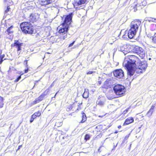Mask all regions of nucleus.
<instances>
[{"label": "nucleus", "instance_id": "obj_31", "mask_svg": "<svg viewBox=\"0 0 156 156\" xmlns=\"http://www.w3.org/2000/svg\"><path fill=\"white\" fill-rule=\"evenodd\" d=\"M21 78V76H19L16 80H15V82H17Z\"/></svg>", "mask_w": 156, "mask_h": 156}, {"label": "nucleus", "instance_id": "obj_45", "mask_svg": "<svg viewBox=\"0 0 156 156\" xmlns=\"http://www.w3.org/2000/svg\"><path fill=\"white\" fill-rule=\"evenodd\" d=\"M27 60H25L24 62V63L26 62V65H27Z\"/></svg>", "mask_w": 156, "mask_h": 156}, {"label": "nucleus", "instance_id": "obj_14", "mask_svg": "<svg viewBox=\"0 0 156 156\" xmlns=\"http://www.w3.org/2000/svg\"><path fill=\"white\" fill-rule=\"evenodd\" d=\"M133 119L132 117H129L126 120L124 123V125H127L133 122Z\"/></svg>", "mask_w": 156, "mask_h": 156}, {"label": "nucleus", "instance_id": "obj_30", "mask_svg": "<svg viewBox=\"0 0 156 156\" xmlns=\"http://www.w3.org/2000/svg\"><path fill=\"white\" fill-rule=\"evenodd\" d=\"M152 27L153 28L152 29V30H156V23L155 24H153L151 25Z\"/></svg>", "mask_w": 156, "mask_h": 156}, {"label": "nucleus", "instance_id": "obj_23", "mask_svg": "<svg viewBox=\"0 0 156 156\" xmlns=\"http://www.w3.org/2000/svg\"><path fill=\"white\" fill-rule=\"evenodd\" d=\"M5 57V55L3 54L0 55V64H1L2 62L3 61V58Z\"/></svg>", "mask_w": 156, "mask_h": 156}, {"label": "nucleus", "instance_id": "obj_10", "mask_svg": "<svg viewBox=\"0 0 156 156\" xmlns=\"http://www.w3.org/2000/svg\"><path fill=\"white\" fill-rule=\"evenodd\" d=\"M69 27L67 25H65L62 24V27H59L60 28L58 30V32L60 34L63 33L65 35L67 32Z\"/></svg>", "mask_w": 156, "mask_h": 156}, {"label": "nucleus", "instance_id": "obj_1", "mask_svg": "<svg viewBox=\"0 0 156 156\" xmlns=\"http://www.w3.org/2000/svg\"><path fill=\"white\" fill-rule=\"evenodd\" d=\"M123 66L126 69L128 75L133 76L136 70L138 73L144 72L147 68L145 61H140L139 58L135 55H129L124 61Z\"/></svg>", "mask_w": 156, "mask_h": 156}, {"label": "nucleus", "instance_id": "obj_12", "mask_svg": "<svg viewBox=\"0 0 156 156\" xmlns=\"http://www.w3.org/2000/svg\"><path fill=\"white\" fill-rule=\"evenodd\" d=\"M134 35L132 34L131 33H130L129 32V31H126L124 34L122 36V37L123 38L127 39V37L128 38L132 39L133 38Z\"/></svg>", "mask_w": 156, "mask_h": 156}, {"label": "nucleus", "instance_id": "obj_39", "mask_svg": "<svg viewBox=\"0 0 156 156\" xmlns=\"http://www.w3.org/2000/svg\"><path fill=\"white\" fill-rule=\"evenodd\" d=\"M146 33L148 37H151V34H147V32H146Z\"/></svg>", "mask_w": 156, "mask_h": 156}, {"label": "nucleus", "instance_id": "obj_47", "mask_svg": "<svg viewBox=\"0 0 156 156\" xmlns=\"http://www.w3.org/2000/svg\"><path fill=\"white\" fill-rule=\"evenodd\" d=\"M76 45H75L73 47V48H76Z\"/></svg>", "mask_w": 156, "mask_h": 156}, {"label": "nucleus", "instance_id": "obj_26", "mask_svg": "<svg viewBox=\"0 0 156 156\" xmlns=\"http://www.w3.org/2000/svg\"><path fill=\"white\" fill-rule=\"evenodd\" d=\"M12 27H9L7 30V32L9 34H10L12 32Z\"/></svg>", "mask_w": 156, "mask_h": 156}, {"label": "nucleus", "instance_id": "obj_48", "mask_svg": "<svg viewBox=\"0 0 156 156\" xmlns=\"http://www.w3.org/2000/svg\"><path fill=\"white\" fill-rule=\"evenodd\" d=\"M103 116V115L101 116H100V115L99 116V117H102Z\"/></svg>", "mask_w": 156, "mask_h": 156}, {"label": "nucleus", "instance_id": "obj_8", "mask_svg": "<svg viewBox=\"0 0 156 156\" xmlns=\"http://www.w3.org/2000/svg\"><path fill=\"white\" fill-rule=\"evenodd\" d=\"M136 50V52L139 55V56L142 58H144L145 56V51L141 48L139 47H136L135 48Z\"/></svg>", "mask_w": 156, "mask_h": 156}, {"label": "nucleus", "instance_id": "obj_42", "mask_svg": "<svg viewBox=\"0 0 156 156\" xmlns=\"http://www.w3.org/2000/svg\"><path fill=\"white\" fill-rule=\"evenodd\" d=\"M28 69H26L25 70V73H26L28 72Z\"/></svg>", "mask_w": 156, "mask_h": 156}, {"label": "nucleus", "instance_id": "obj_27", "mask_svg": "<svg viewBox=\"0 0 156 156\" xmlns=\"http://www.w3.org/2000/svg\"><path fill=\"white\" fill-rule=\"evenodd\" d=\"M90 138V136L89 134H87L85 136V140H89Z\"/></svg>", "mask_w": 156, "mask_h": 156}, {"label": "nucleus", "instance_id": "obj_37", "mask_svg": "<svg viewBox=\"0 0 156 156\" xmlns=\"http://www.w3.org/2000/svg\"><path fill=\"white\" fill-rule=\"evenodd\" d=\"M75 42V41H74L72 43H71L69 45V47H71L73 45V44H74Z\"/></svg>", "mask_w": 156, "mask_h": 156}, {"label": "nucleus", "instance_id": "obj_52", "mask_svg": "<svg viewBox=\"0 0 156 156\" xmlns=\"http://www.w3.org/2000/svg\"><path fill=\"white\" fill-rule=\"evenodd\" d=\"M47 53H48V54H49V52H47Z\"/></svg>", "mask_w": 156, "mask_h": 156}, {"label": "nucleus", "instance_id": "obj_15", "mask_svg": "<svg viewBox=\"0 0 156 156\" xmlns=\"http://www.w3.org/2000/svg\"><path fill=\"white\" fill-rule=\"evenodd\" d=\"M137 2H138V4L136 5L137 6L138 4L140 6H145L146 5L147 2L146 0H138Z\"/></svg>", "mask_w": 156, "mask_h": 156}, {"label": "nucleus", "instance_id": "obj_46", "mask_svg": "<svg viewBox=\"0 0 156 156\" xmlns=\"http://www.w3.org/2000/svg\"><path fill=\"white\" fill-rule=\"evenodd\" d=\"M121 126H118V128L119 129H120L121 128Z\"/></svg>", "mask_w": 156, "mask_h": 156}, {"label": "nucleus", "instance_id": "obj_49", "mask_svg": "<svg viewBox=\"0 0 156 156\" xmlns=\"http://www.w3.org/2000/svg\"><path fill=\"white\" fill-rule=\"evenodd\" d=\"M21 146H19V147L18 149L20 148V147Z\"/></svg>", "mask_w": 156, "mask_h": 156}, {"label": "nucleus", "instance_id": "obj_50", "mask_svg": "<svg viewBox=\"0 0 156 156\" xmlns=\"http://www.w3.org/2000/svg\"><path fill=\"white\" fill-rule=\"evenodd\" d=\"M118 133V132L117 131H116L115 132V133Z\"/></svg>", "mask_w": 156, "mask_h": 156}, {"label": "nucleus", "instance_id": "obj_25", "mask_svg": "<svg viewBox=\"0 0 156 156\" xmlns=\"http://www.w3.org/2000/svg\"><path fill=\"white\" fill-rule=\"evenodd\" d=\"M126 46L120 47L119 48H118L119 50V51H120L122 52H123L124 51H125V49H126L125 47H126Z\"/></svg>", "mask_w": 156, "mask_h": 156}, {"label": "nucleus", "instance_id": "obj_51", "mask_svg": "<svg viewBox=\"0 0 156 156\" xmlns=\"http://www.w3.org/2000/svg\"><path fill=\"white\" fill-rule=\"evenodd\" d=\"M62 138V139H64V137H63Z\"/></svg>", "mask_w": 156, "mask_h": 156}, {"label": "nucleus", "instance_id": "obj_3", "mask_svg": "<svg viewBox=\"0 0 156 156\" xmlns=\"http://www.w3.org/2000/svg\"><path fill=\"white\" fill-rule=\"evenodd\" d=\"M113 90L115 94L119 97L124 96L126 92V89L124 86L120 84L115 85L114 87Z\"/></svg>", "mask_w": 156, "mask_h": 156}, {"label": "nucleus", "instance_id": "obj_44", "mask_svg": "<svg viewBox=\"0 0 156 156\" xmlns=\"http://www.w3.org/2000/svg\"><path fill=\"white\" fill-rule=\"evenodd\" d=\"M77 106H78V107L77 108V110H78L79 109H80V107H79V105H77Z\"/></svg>", "mask_w": 156, "mask_h": 156}, {"label": "nucleus", "instance_id": "obj_5", "mask_svg": "<svg viewBox=\"0 0 156 156\" xmlns=\"http://www.w3.org/2000/svg\"><path fill=\"white\" fill-rule=\"evenodd\" d=\"M114 75L116 78L119 79H123L124 77V73L121 69H116L114 71Z\"/></svg>", "mask_w": 156, "mask_h": 156}, {"label": "nucleus", "instance_id": "obj_36", "mask_svg": "<svg viewBox=\"0 0 156 156\" xmlns=\"http://www.w3.org/2000/svg\"><path fill=\"white\" fill-rule=\"evenodd\" d=\"M130 134H128V135H126V136L125 137V138H124V140H127V139L128 138H129V136Z\"/></svg>", "mask_w": 156, "mask_h": 156}, {"label": "nucleus", "instance_id": "obj_41", "mask_svg": "<svg viewBox=\"0 0 156 156\" xmlns=\"http://www.w3.org/2000/svg\"><path fill=\"white\" fill-rule=\"evenodd\" d=\"M34 119H33V118H32L31 117V119H30V123L32 122L33 121H34Z\"/></svg>", "mask_w": 156, "mask_h": 156}, {"label": "nucleus", "instance_id": "obj_20", "mask_svg": "<svg viewBox=\"0 0 156 156\" xmlns=\"http://www.w3.org/2000/svg\"><path fill=\"white\" fill-rule=\"evenodd\" d=\"M123 53L125 55H126V54H128V55L127 56H126L125 57V59L124 60V61L125 60V58H126L127 57H128V56H129V55H131V53L130 52H129V51H128L127 50V49H126V48L125 49V51H123Z\"/></svg>", "mask_w": 156, "mask_h": 156}, {"label": "nucleus", "instance_id": "obj_53", "mask_svg": "<svg viewBox=\"0 0 156 156\" xmlns=\"http://www.w3.org/2000/svg\"><path fill=\"white\" fill-rule=\"evenodd\" d=\"M151 59V58H149V60H150Z\"/></svg>", "mask_w": 156, "mask_h": 156}, {"label": "nucleus", "instance_id": "obj_6", "mask_svg": "<svg viewBox=\"0 0 156 156\" xmlns=\"http://www.w3.org/2000/svg\"><path fill=\"white\" fill-rule=\"evenodd\" d=\"M114 83V82L112 79H108L104 82L102 87L106 89L110 88L113 86Z\"/></svg>", "mask_w": 156, "mask_h": 156}, {"label": "nucleus", "instance_id": "obj_17", "mask_svg": "<svg viewBox=\"0 0 156 156\" xmlns=\"http://www.w3.org/2000/svg\"><path fill=\"white\" fill-rule=\"evenodd\" d=\"M154 105L152 106H151V109L147 113V115L148 116L150 117L152 115L154 112Z\"/></svg>", "mask_w": 156, "mask_h": 156}, {"label": "nucleus", "instance_id": "obj_43", "mask_svg": "<svg viewBox=\"0 0 156 156\" xmlns=\"http://www.w3.org/2000/svg\"><path fill=\"white\" fill-rule=\"evenodd\" d=\"M58 92H59V91H58V92H57L56 93V94H55V95L53 97H52V98H55V96H56V94H57Z\"/></svg>", "mask_w": 156, "mask_h": 156}, {"label": "nucleus", "instance_id": "obj_16", "mask_svg": "<svg viewBox=\"0 0 156 156\" xmlns=\"http://www.w3.org/2000/svg\"><path fill=\"white\" fill-rule=\"evenodd\" d=\"M42 5H46L52 2V0H41Z\"/></svg>", "mask_w": 156, "mask_h": 156}, {"label": "nucleus", "instance_id": "obj_22", "mask_svg": "<svg viewBox=\"0 0 156 156\" xmlns=\"http://www.w3.org/2000/svg\"><path fill=\"white\" fill-rule=\"evenodd\" d=\"M152 40L153 42L156 43V33H155L154 35L152 37Z\"/></svg>", "mask_w": 156, "mask_h": 156}, {"label": "nucleus", "instance_id": "obj_28", "mask_svg": "<svg viewBox=\"0 0 156 156\" xmlns=\"http://www.w3.org/2000/svg\"><path fill=\"white\" fill-rule=\"evenodd\" d=\"M34 114L37 116H39L41 115V112L40 111H38L37 112H36Z\"/></svg>", "mask_w": 156, "mask_h": 156}, {"label": "nucleus", "instance_id": "obj_7", "mask_svg": "<svg viewBox=\"0 0 156 156\" xmlns=\"http://www.w3.org/2000/svg\"><path fill=\"white\" fill-rule=\"evenodd\" d=\"M72 15L73 14L71 13L69 15L66 16L62 24L65 25H67L69 27L72 21Z\"/></svg>", "mask_w": 156, "mask_h": 156}, {"label": "nucleus", "instance_id": "obj_18", "mask_svg": "<svg viewBox=\"0 0 156 156\" xmlns=\"http://www.w3.org/2000/svg\"><path fill=\"white\" fill-rule=\"evenodd\" d=\"M146 21H148L149 22H153L154 24L156 23V19L151 17H147L146 18Z\"/></svg>", "mask_w": 156, "mask_h": 156}, {"label": "nucleus", "instance_id": "obj_21", "mask_svg": "<svg viewBox=\"0 0 156 156\" xmlns=\"http://www.w3.org/2000/svg\"><path fill=\"white\" fill-rule=\"evenodd\" d=\"M87 119V118L85 114L83 113L82 114V119L81 120V122L83 123L85 122Z\"/></svg>", "mask_w": 156, "mask_h": 156}, {"label": "nucleus", "instance_id": "obj_19", "mask_svg": "<svg viewBox=\"0 0 156 156\" xmlns=\"http://www.w3.org/2000/svg\"><path fill=\"white\" fill-rule=\"evenodd\" d=\"M89 95V90L88 89H85V91L83 94V97L84 98L88 97Z\"/></svg>", "mask_w": 156, "mask_h": 156}, {"label": "nucleus", "instance_id": "obj_32", "mask_svg": "<svg viewBox=\"0 0 156 156\" xmlns=\"http://www.w3.org/2000/svg\"><path fill=\"white\" fill-rule=\"evenodd\" d=\"M39 102V101H38V100L37 98L33 101V104H36Z\"/></svg>", "mask_w": 156, "mask_h": 156}, {"label": "nucleus", "instance_id": "obj_24", "mask_svg": "<svg viewBox=\"0 0 156 156\" xmlns=\"http://www.w3.org/2000/svg\"><path fill=\"white\" fill-rule=\"evenodd\" d=\"M3 99L2 97H0V108L3 107Z\"/></svg>", "mask_w": 156, "mask_h": 156}, {"label": "nucleus", "instance_id": "obj_38", "mask_svg": "<svg viewBox=\"0 0 156 156\" xmlns=\"http://www.w3.org/2000/svg\"><path fill=\"white\" fill-rule=\"evenodd\" d=\"M94 73V72L93 71H89L87 73V74H90L93 73Z\"/></svg>", "mask_w": 156, "mask_h": 156}, {"label": "nucleus", "instance_id": "obj_11", "mask_svg": "<svg viewBox=\"0 0 156 156\" xmlns=\"http://www.w3.org/2000/svg\"><path fill=\"white\" fill-rule=\"evenodd\" d=\"M87 0H80L79 1L75 2L73 4L74 7L76 9H79V6L85 3Z\"/></svg>", "mask_w": 156, "mask_h": 156}, {"label": "nucleus", "instance_id": "obj_13", "mask_svg": "<svg viewBox=\"0 0 156 156\" xmlns=\"http://www.w3.org/2000/svg\"><path fill=\"white\" fill-rule=\"evenodd\" d=\"M105 100V98L103 97H100L96 101V104L100 106L104 105Z\"/></svg>", "mask_w": 156, "mask_h": 156}, {"label": "nucleus", "instance_id": "obj_35", "mask_svg": "<svg viewBox=\"0 0 156 156\" xmlns=\"http://www.w3.org/2000/svg\"><path fill=\"white\" fill-rule=\"evenodd\" d=\"M37 116L36 115L34 114H33L31 116V117L32 118L34 119H35L37 117Z\"/></svg>", "mask_w": 156, "mask_h": 156}, {"label": "nucleus", "instance_id": "obj_4", "mask_svg": "<svg viewBox=\"0 0 156 156\" xmlns=\"http://www.w3.org/2000/svg\"><path fill=\"white\" fill-rule=\"evenodd\" d=\"M141 23L140 21L136 20L132 21L131 24V29L129 30V32L134 36L138 30L139 27Z\"/></svg>", "mask_w": 156, "mask_h": 156}, {"label": "nucleus", "instance_id": "obj_2", "mask_svg": "<svg viewBox=\"0 0 156 156\" xmlns=\"http://www.w3.org/2000/svg\"><path fill=\"white\" fill-rule=\"evenodd\" d=\"M23 32L25 34H32L33 32V27L31 23L28 22H24L20 25Z\"/></svg>", "mask_w": 156, "mask_h": 156}, {"label": "nucleus", "instance_id": "obj_40", "mask_svg": "<svg viewBox=\"0 0 156 156\" xmlns=\"http://www.w3.org/2000/svg\"><path fill=\"white\" fill-rule=\"evenodd\" d=\"M65 35L63 36V39H65L67 37V33L65 34Z\"/></svg>", "mask_w": 156, "mask_h": 156}, {"label": "nucleus", "instance_id": "obj_9", "mask_svg": "<svg viewBox=\"0 0 156 156\" xmlns=\"http://www.w3.org/2000/svg\"><path fill=\"white\" fill-rule=\"evenodd\" d=\"M23 44L20 42L18 40H15L14 44V46L17 48V54L19 55L20 53V51H19L21 50V47L23 45Z\"/></svg>", "mask_w": 156, "mask_h": 156}, {"label": "nucleus", "instance_id": "obj_29", "mask_svg": "<svg viewBox=\"0 0 156 156\" xmlns=\"http://www.w3.org/2000/svg\"><path fill=\"white\" fill-rule=\"evenodd\" d=\"M44 96L41 95L37 99L40 102V101H42L43 99Z\"/></svg>", "mask_w": 156, "mask_h": 156}, {"label": "nucleus", "instance_id": "obj_33", "mask_svg": "<svg viewBox=\"0 0 156 156\" xmlns=\"http://www.w3.org/2000/svg\"><path fill=\"white\" fill-rule=\"evenodd\" d=\"M10 9V8L9 7V6H7V9L5 11V13H7L9 11Z\"/></svg>", "mask_w": 156, "mask_h": 156}, {"label": "nucleus", "instance_id": "obj_34", "mask_svg": "<svg viewBox=\"0 0 156 156\" xmlns=\"http://www.w3.org/2000/svg\"><path fill=\"white\" fill-rule=\"evenodd\" d=\"M129 109V108H127L123 112V114H126L128 112Z\"/></svg>", "mask_w": 156, "mask_h": 156}]
</instances>
